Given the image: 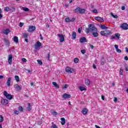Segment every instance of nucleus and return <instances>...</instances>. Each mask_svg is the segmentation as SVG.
<instances>
[{"label":"nucleus","instance_id":"nucleus-64","mask_svg":"<svg viewBox=\"0 0 128 128\" xmlns=\"http://www.w3.org/2000/svg\"><path fill=\"white\" fill-rule=\"evenodd\" d=\"M126 52H128V48H126Z\"/></svg>","mask_w":128,"mask_h":128},{"label":"nucleus","instance_id":"nucleus-14","mask_svg":"<svg viewBox=\"0 0 128 128\" xmlns=\"http://www.w3.org/2000/svg\"><path fill=\"white\" fill-rule=\"evenodd\" d=\"M62 98H70V94H63Z\"/></svg>","mask_w":128,"mask_h":128},{"label":"nucleus","instance_id":"nucleus-28","mask_svg":"<svg viewBox=\"0 0 128 128\" xmlns=\"http://www.w3.org/2000/svg\"><path fill=\"white\" fill-rule=\"evenodd\" d=\"M14 78L17 82H20V77L18 76H15Z\"/></svg>","mask_w":128,"mask_h":128},{"label":"nucleus","instance_id":"nucleus-25","mask_svg":"<svg viewBox=\"0 0 128 128\" xmlns=\"http://www.w3.org/2000/svg\"><path fill=\"white\" fill-rule=\"evenodd\" d=\"M80 7H78L76 8H75L74 10H73V12H78V14H80Z\"/></svg>","mask_w":128,"mask_h":128},{"label":"nucleus","instance_id":"nucleus-55","mask_svg":"<svg viewBox=\"0 0 128 128\" xmlns=\"http://www.w3.org/2000/svg\"><path fill=\"white\" fill-rule=\"evenodd\" d=\"M124 60H128V56H125L124 58Z\"/></svg>","mask_w":128,"mask_h":128},{"label":"nucleus","instance_id":"nucleus-57","mask_svg":"<svg viewBox=\"0 0 128 128\" xmlns=\"http://www.w3.org/2000/svg\"><path fill=\"white\" fill-rule=\"evenodd\" d=\"M40 40H44V38H42V34H40Z\"/></svg>","mask_w":128,"mask_h":128},{"label":"nucleus","instance_id":"nucleus-5","mask_svg":"<svg viewBox=\"0 0 128 128\" xmlns=\"http://www.w3.org/2000/svg\"><path fill=\"white\" fill-rule=\"evenodd\" d=\"M120 28L124 30H128V24L126 23H124L120 26Z\"/></svg>","mask_w":128,"mask_h":128},{"label":"nucleus","instance_id":"nucleus-32","mask_svg":"<svg viewBox=\"0 0 128 128\" xmlns=\"http://www.w3.org/2000/svg\"><path fill=\"white\" fill-rule=\"evenodd\" d=\"M22 10L24 12H30V9L26 7H22Z\"/></svg>","mask_w":128,"mask_h":128},{"label":"nucleus","instance_id":"nucleus-7","mask_svg":"<svg viewBox=\"0 0 128 128\" xmlns=\"http://www.w3.org/2000/svg\"><path fill=\"white\" fill-rule=\"evenodd\" d=\"M34 30H36V26H29L28 30V32H34Z\"/></svg>","mask_w":128,"mask_h":128},{"label":"nucleus","instance_id":"nucleus-6","mask_svg":"<svg viewBox=\"0 0 128 128\" xmlns=\"http://www.w3.org/2000/svg\"><path fill=\"white\" fill-rule=\"evenodd\" d=\"M1 104H3V106H6V104H8V100L6 99L2 98L1 100Z\"/></svg>","mask_w":128,"mask_h":128},{"label":"nucleus","instance_id":"nucleus-37","mask_svg":"<svg viewBox=\"0 0 128 128\" xmlns=\"http://www.w3.org/2000/svg\"><path fill=\"white\" fill-rule=\"evenodd\" d=\"M80 60H78V58H75L74 59V62L75 63V64H78V61H79Z\"/></svg>","mask_w":128,"mask_h":128},{"label":"nucleus","instance_id":"nucleus-62","mask_svg":"<svg viewBox=\"0 0 128 128\" xmlns=\"http://www.w3.org/2000/svg\"><path fill=\"white\" fill-rule=\"evenodd\" d=\"M95 128H100V126H98V125H96Z\"/></svg>","mask_w":128,"mask_h":128},{"label":"nucleus","instance_id":"nucleus-26","mask_svg":"<svg viewBox=\"0 0 128 128\" xmlns=\"http://www.w3.org/2000/svg\"><path fill=\"white\" fill-rule=\"evenodd\" d=\"M82 114H88V109H83V110H82Z\"/></svg>","mask_w":128,"mask_h":128},{"label":"nucleus","instance_id":"nucleus-38","mask_svg":"<svg viewBox=\"0 0 128 128\" xmlns=\"http://www.w3.org/2000/svg\"><path fill=\"white\" fill-rule=\"evenodd\" d=\"M65 22H70V20L69 18H65Z\"/></svg>","mask_w":128,"mask_h":128},{"label":"nucleus","instance_id":"nucleus-40","mask_svg":"<svg viewBox=\"0 0 128 128\" xmlns=\"http://www.w3.org/2000/svg\"><path fill=\"white\" fill-rule=\"evenodd\" d=\"M4 122V117L0 116V122Z\"/></svg>","mask_w":128,"mask_h":128},{"label":"nucleus","instance_id":"nucleus-18","mask_svg":"<svg viewBox=\"0 0 128 128\" xmlns=\"http://www.w3.org/2000/svg\"><path fill=\"white\" fill-rule=\"evenodd\" d=\"M12 80V78H8L7 82H6V86H10V81Z\"/></svg>","mask_w":128,"mask_h":128},{"label":"nucleus","instance_id":"nucleus-4","mask_svg":"<svg viewBox=\"0 0 128 128\" xmlns=\"http://www.w3.org/2000/svg\"><path fill=\"white\" fill-rule=\"evenodd\" d=\"M3 94H4V95L6 96V98H8V100H12V96L11 94H8V93L6 91H4L3 92Z\"/></svg>","mask_w":128,"mask_h":128},{"label":"nucleus","instance_id":"nucleus-31","mask_svg":"<svg viewBox=\"0 0 128 128\" xmlns=\"http://www.w3.org/2000/svg\"><path fill=\"white\" fill-rule=\"evenodd\" d=\"M79 90H80V92H83V90H86V88L84 86H80Z\"/></svg>","mask_w":128,"mask_h":128},{"label":"nucleus","instance_id":"nucleus-49","mask_svg":"<svg viewBox=\"0 0 128 128\" xmlns=\"http://www.w3.org/2000/svg\"><path fill=\"white\" fill-rule=\"evenodd\" d=\"M50 128H58V127L56 126L54 124Z\"/></svg>","mask_w":128,"mask_h":128},{"label":"nucleus","instance_id":"nucleus-53","mask_svg":"<svg viewBox=\"0 0 128 128\" xmlns=\"http://www.w3.org/2000/svg\"><path fill=\"white\" fill-rule=\"evenodd\" d=\"M19 26H20V28H22L24 26V23L20 22V25Z\"/></svg>","mask_w":128,"mask_h":128},{"label":"nucleus","instance_id":"nucleus-45","mask_svg":"<svg viewBox=\"0 0 128 128\" xmlns=\"http://www.w3.org/2000/svg\"><path fill=\"white\" fill-rule=\"evenodd\" d=\"M101 28H102V30H104L106 28V26L104 25H102L101 26Z\"/></svg>","mask_w":128,"mask_h":128},{"label":"nucleus","instance_id":"nucleus-56","mask_svg":"<svg viewBox=\"0 0 128 128\" xmlns=\"http://www.w3.org/2000/svg\"><path fill=\"white\" fill-rule=\"evenodd\" d=\"M118 101V98H114V102H116Z\"/></svg>","mask_w":128,"mask_h":128},{"label":"nucleus","instance_id":"nucleus-44","mask_svg":"<svg viewBox=\"0 0 128 128\" xmlns=\"http://www.w3.org/2000/svg\"><path fill=\"white\" fill-rule=\"evenodd\" d=\"M37 62L39 64H42V62L41 60H38Z\"/></svg>","mask_w":128,"mask_h":128},{"label":"nucleus","instance_id":"nucleus-3","mask_svg":"<svg viewBox=\"0 0 128 128\" xmlns=\"http://www.w3.org/2000/svg\"><path fill=\"white\" fill-rule=\"evenodd\" d=\"M40 46H42V43L40 41H37L34 45V48L36 50H40Z\"/></svg>","mask_w":128,"mask_h":128},{"label":"nucleus","instance_id":"nucleus-19","mask_svg":"<svg viewBox=\"0 0 128 128\" xmlns=\"http://www.w3.org/2000/svg\"><path fill=\"white\" fill-rule=\"evenodd\" d=\"M114 48H115L116 50V52H119V53L122 52V50H120V49H118V46L114 45Z\"/></svg>","mask_w":128,"mask_h":128},{"label":"nucleus","instance_id":"nucleus-39","mask_svg":"<svg viewBox=\"0 0 128 128\" xmlns=\"http://www.w3.org/2000/svg\"><path fill=\"white\" fill-rule=\"evenodd\" d=\"M92 12H94V14H98V10L96 9H94V10H92Z\"/></svg>","mask_w":128,"mask_h":128},{"label":"nucleus","instance_id":"nucleus-23","mask_svg":"<svg viewBox=\"0 0 128 128\" xmlns=\"http://www.w3.org/2000/svg\"><path fill=\"white\" fill-rule=\"evenodd\" d=\"M22 38H26L28 36V34L26 32L22 33Z\"/></svg>","mask_w":128,"mask_h":128},{"label":"nucleus","instance_id":"nucleus-8","mask_svg":"<svg viewBox=\"0 0 128 128\" xmlns=\"http://www.w3.org/2000/svg\"><path fill=\"white\" fill-rule=\"evenodd\" d=\"M66 72H68V74H72V72H74V68H70V67H66Z\"/></svg>","mask_w":128,"mask_h":128},{"label":"nucleus","instance_id":"nucleus-27","mask_svg":"<svg viewBox=\"0 0 128 128\" xmlns=\"http://www.w3.org/2000/svg\"><path fill=\"white\" fill-rule=\"evenodd\" d=\"M52 84L53 86H55V88H60V86H58V84H56V82H52Z\"/></svg>","mask_w":128,"mask_h":128},{"label":"nucleus","instance_id":"nucleus-9","mask_svg":"<svg viewBox=\"0 0 128 128\" xmlns=\"http://www.w3.org/2000/svg\"><path fill=\"white\" fill-rule=\"evenodd\" d=\"M58 36L60 38V42H62L64 41V37L62 34H58Z\"/></svg>","mask_w":128,"mask_h":128},{"label":"nucleus","instance_id":"nucleus-52","mask_svg":"<svg viewBox=\"0 0 128 128\" xmlns=\"http://www.w3.org/2000/svg\"><path fill=\"white\" fill-rule=\"evenodd\" d=\"M68 85L66 84H65L64 85V88H68Z\"/></svg>","mask_w":128,"mask_h":128},{"label":"nucleus","instance_id":"nucleus-47","mask_svg":"<svg viewBox=\"0 0 128 128\" xmlns=\"http://www.w3.org/2000/svg\"><path fill=\"white\" fill-rule=\"evenodd\" d=\"M2 9H0V18H2Z\"/></svg>","mask_w":128,"mask_h":128},{"label":"nucleus","instance_id":"nucleus-16","mask_svg":"<svg viewBox=\"0 0 128 128\" xmlns=\"http://www.w3.org/2000/svg\"><path fill=\"white\" fill-rule=\"evenodd\" d=\"M10 32V29H6L3 31V33L4 34L8 36Z\"/></svg>","mask_w":128,"mask_h":128},{"label":"nucleus","instance_id":"nucleus-46","mask_svg":"<svg viewBox=\"0 0 128 128\" xmlns=\"http://www.w3.org/2000/svg\"><path fill=\"white\" fill-rule=\"evenodd\" d=\"M22 60L24 62H27L26 59L25 58H22Z\"/></svg>","mask_w":128,"mask_h":128},{"label":"nucleus","instance_id":"nucleus-43","mask_svg":"<svg viewBox=\"0 0 128 128\" xmlns=\"http://www.w3.org/2000/svg\"><path fill=\"white\" fill-rule=\"evenodd\" d=\"M123 70L124 69H120V76H122V72H123Z\"/></svg>","mask_w":128,"mask_h":128},{"label":"nucleus","instance_id":"nucleus-13","mask_svg":"<svg viewBox=\"0 0 128 128\" xmlns=\"http://www.w3.org/2000/svg\"><path fill=\"white\" fill-rule=\"evenodd\" d=\"M92 34L94 38H96L98 36V29H96V31H94V32H92Z\"/></svg>","mask_w":128,"mask_h":128},{"label":"nucleus","instance_id":"nucleus-15","mask_svg":"<svg viewBox=\"0 0 128 128\" xmlns=\"http://www.w3.org/2000/svg\"><path fill=\"white\" fill-rule=\"evenodd\" d=\"M86 12V9L84 8H80V11H79V14H84Z\"/></svg>","mask_w":128,"mask_h":128},{"label":"nucleus","instance_id":"nucleus-29","mask_svg":"<svg viewBox=\"0 0 128 128\" xmlns=\"http://www.w3.org/2000/svg\"><path fill=\"white\" fill-rule=\"evenodd\" d=\"M28 106H27V110L28 112L32 110V108H30V103H28Z\"/></svg>","mask_w":128,"mask_h":128},{"label":"nucleus","instance_id":"nucleus-30","mask_svg":"<svg viewBox=\"0 0 128 128\" xmlns=\"http://www.w3.org/2000/svg\"><path fill=\"white\" fill-rule=\"evenodd\" d=\"M4 44H6L8 46V44H10V42L8 41V40L6 38H4Z\"/></svg>","mask_w":128,"mask_h":128},{"label":"nucleus","instance_id":"nucleus-34","mask_svg":"<svg viewBox=\"0 0 128 128\" xmlns=\"http://www.w3.org/2000/svg\"><path fill=\"white\" fill-rule=\"evenodd\" d=\"M4 12H10V8L9 7H5L4 8Z\"/></svg>","mask_w":128,"mask_h":128},{"label":"nucleus","instance_id":"nucleus-2","mask_svg":"<svg viewBox=\"0 0 128 128\" xmlns=\"http://www.w3.org/2000/svg\"><path fill=\"white\" fill-rule=\"evenodd\" d=\"M100 34L102 36H111L112 32L110 30L101 31Z\"/></svg>","mask_w":128,"mask_h":128},{"label":"nucleus","instance_id":"nucleus-59","mask_svg":"<svg viewBox=\"0 0 128 128\" xmlns=\"http://www.w3.org/2000/svg\"><path fill=\"white\" fill-rule=\"evenodd\" d=\"M102 100H104V96L102 95Z\"/></svg>","mask_w":128,"mask_h":128},{"label":"nucleus","instance_id":"nucleus-42","mask_svg":"<svg viewBox=\"0 0 128 128\" xmlns=\"http://www.w3.org/2000/svg\"><path fill=\"white\" fill-rule=\"evenodd\" d=\"M82 28H78V34H80L82 32Z\"/></svg>","mask_w":128,"mask_h":128},{"label":"nucleus","instance_id":"nucleus-10","mask_svg":"<svg viewBox=\"0 0 128 128\" xmlns=\"http://www.w3.org/2000/svg\"><path fill=\"white\" fill-rule=\"evenodd\" d=\"M8 62L9 64H12V55L10 54L8 56Z\"/></svg>","mask_w":128,"mask_h":128},{"label":"nucleus","instance_id":"nucleus-35","mask_svg":"<svg viewBox=\"0 0 128 128\" xmlns=\"http://www.w3.org/2000/svg\"><path fill=\"white\" fill-rule=\"evenodd\" d=\"M110 16H112L114 18H118V15H114V14L111 13Z\"/></svg>","mask_w":128,"mask_h":128},{"label":"nucleus","instance_id":"nucleus-22","mask_svg":"<svg viewBox=\"0 0 128 128\" xmlns=\"http://www.w3.org/2000/svg\"><path fill=\"white\" fill-rule=\"evenodd\" d=\"M62 122L61 124L62 126L66 124V119L64 118H61Z\"/></svg>","mask_w":128,"mask_h":128},{"label":"nucleus","instance_id":"nucleus-11","mask_svg":"<svg viewBox=\"0 0 128 128\" xmlns=\"http://www.w3.org/2000/svg\"><path fill=\"white\" fill-rule=\"evenodd\" d=\"M80 42L81 44L84 42H86V38L85 37H82L80 39Z\"/></svg>","mask_w":128,"mask_h":128},{"label":"nucleus","instance_id":"nucleus-61","mask_svg":"<svg viewBox=\"0 0 128 128\" xmlns=\"http://www.w3.org/2000/svg\"><path fill=\"white\" fill-rule=\"evenodd\" d=\"M75 18H72L71 20H70V22H74L75 20Z\"/></svg>","mask_w":128,"mask_h":128},{"label":"nucleus","instance_id":"nucleus-51","mask_svg":"<svg viewBox=\"0 0 128 128\" xmlns=\"http://www.w3.org/2000/svg\"><path fill=\"white\" fill-rule=\"evenodd\" d=\"M52 114L53 116H56V114H58V113L56 112H52Z\"/></svg>","mask_w":128,"mask_h":128},{"label":"nucleus","instance_id":"nucleus-24","mask_svg":"<svg viewBox=\"0 0 128 128\" xmlns=\"http://www.w3.org/2000/svg\"><path fill=\"white\" fill-rule=\"evenodd\" d=\"M85 84L86 86H89L90 84V80L88 78H86L85 80Z\"/></svg>","mask_w":128,"mask_h":128},{"label":"nucleus","instance_id":"nucleus-33","mask_svg":"<svg viewBox=\"0 0 128 128\" xmlns=\"http://www.w3.org/2000/svg\"><path fill=\"white\" fill-rule=\"evenodd\" d=\"M18 110L20 112H22L24 110V108H22V106H20L18 108Z\"/></svg>","mask_w":128,"mask_h":128},{"label":"nucleus","instance_id":"nucleus-36","mask_svg":"<svg viewBox=\"0 0 128 128\" xmlns=\"http://www.w3.org/2000/svg\"><path fill=\"white\" fill-rule=\"evenodd\" d=\"M120 34H118V33L115 34V36L116 38H117L118 40H120Z\"/></svg>","mask_w":128,"mask_h":128},{"label":"nucleus","instance_id":"nucleus-60","mask_svg":"<svg viewBox=\"0 0 128 128\" xmlns=\"http://www.w3.org/2000/svg\"><path fill=\"white\" fill-rule=\"evenodd\" d=\"M125 70H126V72H128V68L127 66H126V67H125Z\"/></svg>","mask_w":128,"mask_h":128},{"label":"nucleus","instance_id":"nucleus-20","mask_svg":"<svg viewBox=\"0 0 128 128\" xmlns=\"http://www.w3.org/2000/svg\"><path fill=\"white\" fill-rule=\"evenodd\" d=\"M16 88L17 90H22V87L18 85V84H16L14 86Z\"/></svg>","mask_w":128,"mask_h":128},{"label":"nucleus","instance_id":"nucleus-21","mask_svg":"<svg viewBox=\"0 0 128 128\" xmlns=\"http://www.w3.org/2000/svg\"><path fill=\"white\" fill-rule=\"evenodd\" d=\"M13 40L14 42L18 44V38L16 36H14Z\"/></svg>","mask_w":128,"mask_h":128},{"label":"nucleus","instance_id":"nucleus-63","mask_svg":"<svg viewBox=\"0 0 128 128\" xmlns=\"http://www.w3.org/2000/svg\"><path fill=\"white\" fill-rule=\"evenodd\" d=\"M25 42H28V40L25 38Z\"/></svg>","mask_w":128,"mask_h":128},{"label":"nucleus","instance_id":"nucleus-41","mask_svg":"<svg viewBox=\"0 0 128 128\" xmlns=\"http://www.w3.org/2000/svg\"><path fill=\"white\" fill-rule=\"evenodd\" d=\"M10 10H12V12H16V8H14V7H11Z\"/></svg>","mask_w":128,"mask_h":128},{"label":"nucleus","instance_id":"nucleus-1","mask_svg":"<svg viewBox=\"0 0 128 128\" xmlns=\"http://www.w3.org/2000/svg\"><path fill=\"white\" fill-rule=\"evenodd\" d=\"M96 28L94 26H92V24H90L88 25V28H86V32L88 34H90V32H94L96 31Z\"/></svg>","mask_w":128,"mask_h":128},{"label":"nucleus","instance_id":"nucleus-54","mask_svg":"<svg viewBox=\"0 0 128 128\" xmlns=\"http://www.w3.org/2000/svg\"><path fill=\"white\" fill-rule=\"evenodd\" d=\"M121 10H126V6H122L121 8Z\"/></svg>","mask_w":128,"mask_h":128},{"label":"nucleus","instance_id":"nucleus-17","mask_svg":"<svg viewBox=\"0 0 128 128\" xmlns=\"http://www.w3.org/2000/svg\"><path fill=\"white\" fill-rule=\"evenodd\" d=\"M76 32H72V40H76Z\"/></svg>","mask_w":128,"mask_h":128},{"label":"nucleus","instance_id":"nucleus-12","mask_svg":"<svg viewBox=\"0 0 128 128\" xmlns=\"http://www.w3.org/2000/svg\"><path fill=\"white\" fill-rule=\"evenodd\" d=\"M95 20L98 22H104V19H102V18L101 17L96 16L95 17Z\"/></svg>","mask_w":128,"mask_h":128},{"label":"nucleus","instance_id":"nucleus-48","mask_svg":"<svg viewBox=\"0 0 128 128\" xmlns=\"http://www.w3.org/2000/svg\"><path fill=\"white\" fill-rule=\"evenodd\" d=\"M14 114H20V111L15 110Z\"/></svg>","mask_w":128,"mask_h":128},{"label":"nucleus","instance_id":"nucleus-58","mask_svg":"<svg viewBox=\"0 0 128 128\" xmlns=\"http://www.w3.org/2000/svg\"><path fill=\"white\" fill-rule=\"evenodd\" d=\"M93 68H94V69L96 68V64H93Z\"/></svg>","mask_w":128,"mask_h":128},{"label":"nucleus","instance_id":"nucleus-50","mask_svg":"<svg viewBox=\"0 0 128 128\" xmlns=\"http://www.w3.org/2000/svg\"><path fill=\"white\" fill-rule=\"evenodd\" d=\"M81 52L83 54H86V50H81Z\"/></svg>","mask_w":128,"mask_h":128}]
</instances>
